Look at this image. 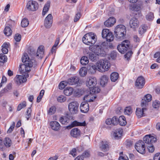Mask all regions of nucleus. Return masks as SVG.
<instances>
[{"mask_svg": "<svg viewBox=\"0 0 160 160\" xmlns=\"http://www.w3.org/2000/svg\"><path fill=\"white\" fill-rule=\"evenodd\" d=\"M22 61L24 64H21L19 66V70L20 73L25 76L26 73L29 72L31 70L30 68L35 65L34 60L30 59L28 54L25 53L22 57Z\"/></svg>", "mask_w": 160, "mask_h": 160, "instance_id": "nucleus-1", "label": "nucleus"}, {"mask_svg": "<svg viewBox=\"0 0 160 160\" xmlns=\"http://www.w3.org/2000/svg\"><path fill=\"white\" fill-rule=\"evenodd\" d=\"M157 140L156 138L150 135H146L143 138V142L146 143V146L150 152H154V147L152 144L155 142Z\"/></svg>", "mask_w": 160, "mask_h": 160, "instance_id": "nucleus-2", "label": "nucleus"}, {"mask_svg": "<svg viewBox=\"0 0 160 160\" xmlns=\"http://www.w3.org/2000/svg\"><path fill=\"white\" fill-rule=\"evenodd\" d=\"M114 32L115 36L117 39H122L126 34V27L122 24L118 25L115 28Z\"/></svg>", "mask_w": 160, "mask_h": 160, "instance_id": "nucleus-3", "label": "nucleus"}, {"mask_svg": "<svg viewBox=\"0 0 160 160\" xmlns=\"http://www.w3.org/2000/svg\"><path fill=\"white\" fill-rule=\"evenodd\" d=\"M83 42L85 44L90 45L94 44L96 41V36L92 32L87 33L82 38Z\"/></svg>", "mask_w": 160, "mask_h": 160, "instance_id": "nucleus-4", "label": "nucleus"}, {"mask_svg": "<svg viewBox=\"0 0 160 160\" xmlns=\"http://www.w3.org/2000/svg\"><path fill=\"white\" fill-rule=\"evenodd\" d=\"M98 70L101 72L108 70L110 67V64L107 60H100L96 63Z\"/></svg>", "mask_w": 160, "mask_h": 160, "instance_id": "nucleus-5", "label": "nucleus"}, {"mask_svg": "<svg viewBox=\"0 0 160 160\" xmlns=\"http://www.w3.org/2000/svg\"><path fill=\"white\" fill-rule=\"evenodd\" d=\"M130 45L129 41L128 40H125L118 46L117 49L121 53H124L128 50H131Z\"/></svg>", "mask_w": 160, "mask_h": 160, "instance_id": "nucleus-6", "label": "nucleus"}, {"mask_svg": "<svg viewBox=\"0 0 160 160\" xmlns=\"http://www.w3.org/2000/svg\"><path fill=\"white\" fill-rule=\"evenodd\" d=\"M102 38H105L107 41H112L114 39V36L112 32L107 29H103L102 32Z\"/></svg>", "mask_w": 160, "mask_h": 160, "instance_id": "nucleus-7", "label": "nucleus"}, {"mask_svg": "<svg viewBox=\"0 0 160 160\" xmlns=\"http://www.w3.org/2000/svg\"><path fill=\"white\" fill-rule=\"evenodd\" d=\"M79 104L76 101H73L68 105V108L70 112L72 114H74L77 113Z\"/></svg>", "mask_w": 160, "mask_h": 160, "instance_id": "nucleus-8", "label": "nucleus"}, {"mask_svg": "<svg viewBox=\"0 0 160 160\" xmlns=\"http://www.w3.org/2000/svg\"><path fill=\"white\" fill-rule=\"evenodd\" d=\"M145 146L146 145L145 142L141 140L136 143L135 148L138 152L143 154L145 151Z\"/></svg>", "mask_w": 160, "mask_h": 160, "instance_id": "nucleus-9", "label": "nucleus"}, {"mask_svg": "<svg viewBox=\"0 0 160 160\" xmlns=\"http://www.w3.org/2000/svg\"><path fill=\"white\" fill-rule=\"evenodd\" d=\"M89 49L91 51L95 52L98 56L104 54V51L101 46H91L89 47Z\"/></svg>", "mask_w": 160, "mask_h": 160, "instance_id": "nucleus-10", "label": "nucleus"}, {"mask_svg": "<svg viewBox=\"0 0 160 160\" xmlns=\"http://www.w3.org/2000/svg\"><path fill=\"white\" fill-rule=\"evenodd\" d=\"M38 4L34 1H29L28 2L26 7L27 9L30 11H34L38 8Z\"/></svg>", "mask_w": 160, "mask_h": 160, "instance_id": "nucleus-11", "label": "nucleus"}, {"mask_svg": "<svg viewBox=\"0 0 160 160\" xmlns=\"http://www.w3.org/2000/svg\"><path fill=\"white\" fill-rule=\"evenodd\" d=\"M84 52L85 54L88 55L89 59L92 62H96L98 59V56L94 52H89L88 50L85 49Z\"/></svg>", "mask_w": 160, "mask_h": 160, "instance_id": "nucleus-12", "label": "nucleus"}, {"mask_svg": "<svg viewBox=\"0 0 160 160\" xmlns=\"http://www.w3.org/2000/svg\"><path fill=\"white\" fill-rule=\"evenodd\" d=\"M139 24V22L138 19L135 17L132 18L130 20L129 25L131 28L135 30L137 28Z\"/></svg>", "mask_w": 160, "mask_h": 160, "instance_id": "nucleus-13", "label": "nucleus"}, {"mask_svg": "<svg viewBox=\"0 0 160 160\" xmlns=\"http://www.w3.org/2000/svg\"><path fill=\"white\" fill-rule=\"evenodd\" d=\"M145 80L142 76L138 77L137 79L135 85L138 89H142L144 87L145 84Z\"/></svg>", "mask_w": 160, "mask_h": 160, "instance_id": "nucleus-14", "label": "nucleus"}, {"mask_svg": "<svg viewBox=\"0 0 160 160\" xmlns=\"http://www.w3.org/2000/svg\"><path fill=\"white\" fill-rule=\"evenodd\" d=\"M152 99L151 95L148 94L145 95L142 99L141 102L142 107H146L148 105V103L150 102Z\"/></svg>", "mask_w": 160, "mask_h": 160, "instance_id": "nucleus-15", "label": "nucleus"}, {"mask_svg": "<svg viewBox=\"0 0 160 160\" xmlns=\"http://www.w3.org/2000/svg\"><path fill=\"white\" fill-rule=\"evenodd\" d=\"M97 83V80L95 77H89L87 78L86 84L90 88H93Z\"/></svg>", "mask_w": 160, "mask_h": 160, "instance_id": "nucleus-16", "label": "nucleus"}, {"mask_svg": "<svg viewBox=\"0 0 160 160\" xmlns=\"http://www.w3.org/2000/svg\"><path fill=\"white\" fill-rule=\"evenodd\" d=\"M142 109L137 108L136 111V114L137 117L138 118H141L145 116L144 112L147 110V108L146 107H142Z\"/></svg>", "mask_w": 160, "mask_h": 160, "instance_id": "nucleus-17", "label": "nucleus"}, {"mask_svg": "<svg viewBox=\"0 0 160 160\" xmlns=\"http://www.w3.org/2000/svg\"><path fill=\"white\" fill-rule=\"evenodd\" d=\"M15 82L18 85H19L22 83L25 82L27 81L26 78L23 76L17 75L14 78Z\"/></svg>", "mask_w": 160, "mask_h": 160, "instance_id": "nucleus-18", "label": "nucleus"}, {"mask_svg": "<svg viewBox=\"0 0 160 160\" xmlns=\"http://www.w3.org/2000/svg\"><path fill=\"white\" fill-rule=\"evenodd\" d=\"M72 119V116L67 115L66 116L61 117L60 119V121L62 124L67 125L70 122V120Z\"/></svg>", "mask_w": 160, "mask_h": 160, "instance_id": "nucleus-19", "label": "nucleus"}, {"mask_svg": "<svg viewBox=\"0 0 160 160\" xmlns=\"http://www.w3.org/2000/svg\"><path fill=\"white\" fill-rule=\"evenodd\" d=\"M87 69L88 72L91 74H94L98 70V68L96 67V64H94L93 63H90L87 66Z\"/></svg>", "mask_w": 160, "mask_h": 160, "instance_id": "nucleus-20", "label": "nucleus"}, {"mask_svg": "<svg viewBox=\"0 0 160 160\" xmlns=\"http://www.w3.org/2000/svg\"><path fill=\"white\" fill-rule=\"evenodd\" d=\"M80 109L81 112H87L89 109V105L88 102L86 101L82 102L80 106Z\"/></svg>", "mask_w": 160, "mask_h": 160, "instance_id": "nucleus-21", "label": "nucleus"}, {"mask_svg": "<svg viewBox=\"0 0 160 160\" xmlns=\"http://www.w3.org/2000/svg\"><path fill=\"white\" fill-rule=\"evenodd\" d=\"M86 125V122L84 121L83 122H78L77 121H74L72 122L71 124L67 126L68 129H71V128L77 126H85Z\"/></svg>", "mask_w": 160, "mask_h": 160, "instance_id": "nucleus-22", "label": "nucleus"}, {"mask_svg": "<svg viewBox=\"0 0 160 160\" xmlns=\"http://www.w3.org/2000/svg\"><path fill=\"white\" fill-rule=\"evenodd\" d=\"M44 47L43 46H40L38 49L36 56L38 58L41 59L44 56Z\"/></svg>", "mask_w": 160, "mask_h": 160, "instance_id": "nucleus-23", "label": "nucleus"}, {"mask_svg": "<svg viewBox=\"0 0 160 160\" xmlns=\"http://www.w3.org/2000/svg\"><path fill=\"white\" fill-rule=\"evenodd\" d=\"M106 123L107 125H116L118 124V118L114 116L112 118H108L106 120Z\"/></svg>", "mask_w": 160, "mask_h": 160, "instance_id": "nucleus-24", "label": "nucleus"}, {"mask_svg": "<svg viewBox=\"0 0 160 160\" xmlns=\"http://www.w3.org/2000/svg\"><path fill=\"white\" fill-rule=\"evenodd\" d=\"M96 95L95 94H92L90 92L88 95H85L83 98L84 101L88 102H92L94 99L96 98Z\"/></svg>", "mask_w": 160, "mask_h": 160, "instance_id": "nucleus-25", "label": "nucleus"}, {"mask_svg": "<svg viewBox=\"0 0 160 160\" xmlns=\"http://www.w3.org/2000/svg\"><path fill=\"white\" fill-rule=\"evenodd\" d=\"M116 22V19L113 17H110L104 22V24L107 27H111Z\"/></svg>", "mask_w": 160, "mask_h": 160, "instance_id": "nucleus-26", "label": "nucleus"}, {"mask_svg": "<svg viewBox=\"0 0 160 160\" xmlns=\"http://www.w3.org/2000/svg\"><path fill=\"white\" fill-rule=\"evenodd\" d=\"M50 125L52 129L55 131H58L60 128L59 123L56 121L51 122L50 123Z\"/></svg>", "mask_w": 160, "mask_h": 160, "instance_id": "nucleus-27", "label": "nucleus"}, {"mask_svg": "<svg viewBox=\"0 0 160 160\" xmlns=\"http://www.w3.org/2000/svg\"><path fill=\"white\" fill-rule=\"evenodd\" d=\"M123 130L121 128H119L116 130L113 134V137L116 139L120 138L122 136Z\"/></svg>", "mask_w": 160, "mask_h": 160, "instance_id": "nucleus-28", "label": "nucleus"}, {"mask_svg": "<svg viewBox=\"0 0 160 160\" xmlns=\"http://www.w3.org/2000/svg\"><path fill=\"white\" fill-rule=\"evenodd\" d=\"M71 135L75 138H77L80 136V131L77 128H74L71 131Z\"/></svg>", "mask_w": 160, "mask_h": 160, "instance_id": "nucleus-29", "label": "nucleus"}, {"mask_svg": "<svg viewBox=\"0 0 160 160\" xmlns=\"http://www.w3.org/2000/svg\"><path fill=\"white\" fill-rule=\"evenodd\" d=\"M142 5V2H140V4L137 5V4H131L130 5V9L133 10L138 11H139L141 8V6Z\"/></svg>", "mask_w": 160, "mask_h": 160, "instance_id": "nucleus-30", "label": "nucleus"}, {"mask_svg": "<svg viewBox=\"0 0 160 160\" xmlns=\"http://www.w3.org/2000/svg\"><path fill=\"white\" fill-rule=\"evenodd\" d=\"M79 81V79L78 77H73L70 78L68 79L67 83L70 85H73L75 84L78 83Z\"/></svg>", "mask_w": 160, "mask_h": 160, "instance_id": "nucleus-31", "label": "nucleus"}, {"mask_svg": "<svg viewBox=\"0 0 160 160\" xmlns=\"http://www.w3.org/2000/svg\"><path fill=\"white\" fill-rule=\"evenodd\" d=\"M118 122L121 126H123L126 125L127 122L124 116H121L119 117L118 118Z\"/></svg>", "mask_w": 160, "mask_h": 160, "instance_id": "nucleus-32", "label": "nucleus"}, {"mask_svg": "<svg viewBox=\"0 0 160 160\" xmlns=\"http://www.w3.org/2000/svg\"><path fill=\"white\" fill-rule=\"evenodd\" d=\"M73 92V89L71 87H68L64 90V93L66 96L71 95Z\"/></svg>", "mask_w": 160, "mask_h": 160, "instance_id": "nucleus-33", "label": "nucleus"}, {"mask_svg": "<svg viewBox=\"0 0 160 160\" xmlns=\"http://www.w3.org/2000/svg\"><path fill=\"white\" fill-rule=\"evenodd\" d=\"M118 74L115 72H112L110 75V79L112 82H115L118 78Z\"/></svg>", "mask_w": 160, "mask_h": 160, "instance_id": "nucleus-34", "label": "nucleus"}, {"mask_svg": "<svg viewBox=\"0 0 160 160\" xmlns=\"http://www.w3.org/2000/svg\"><path fill=\"white\" fill-rule=\"evenodd\" d=\"M147 28L148 27L146 25H142L139 28L138 32L141 35L143 34L146 31Z\"/></svg>", "mask_w": 160, "mask_h": 160, "instance_id": "nucleus-35", "label": "nucleus"}, {"mask_svg": "<svg viewBox=\"0 0 160 160\" xmlns=\"http://www.w3.org/2000/svg\"><path fill=\"white\" fill-rule=\"evenodd\" d=\"M4 32L5 35L9 36L11 35L12 31L9 27L6 26L4 29Z\"/></svg>", "mask_w": 160, "mask_h": 160, "instance_id": "nucleus-36", "label": "nucleus"}, {"mask_svg": "<svg viewBox=\"0 0 160 160\" xmlns=\"http://www.w3.org/2000/svg\"><path fill=\"white\" fill-rule=\"evenodd\" d=\"M50 2L48 1L45 5L42 12V15H45L46 13L48 11L50 6Z\"/></svg>", "mask_w": 160, "mask_h": 160, "instance_id": "nucleus-37", "label": "nucleus"}, {"mask_svg": "<svg viewBox=\"0 0 160 160\" xmlns=\"http://www.w3.org/2000/svg\"><path fill=\"white\" fill-rule=\"evenodd\" d=\"M89 62L88 58L86 56H83L80 60L81 63L83 65H86Z\"/></svg>", "mask_w": 160, "mask_h": 160, "instance_id": "nucleus-38", "label": "nucleus"}, {"mask_svg": "<svg viewBox=\"0 0 160 160\" xmlns=\"http://www.w3.org/2000/svg\"><path fill=\"white\" fill-rule=\"evenodd\" d=\"M87 68L85 67H82L80 70L79 74L81 77L85 76L87 74Z\"/></svg>", "mask_w": 160, "mask_h": 160, "instance_id": "nucleus-39", "label": "nucleus"}, {"mask_svg": "<svg viewBox=\"0 0 160 160\" xmlns=\"http://www.w3.org/2000/svg\"><path fill=\"white\" fill-rule=\"evenodd\" d=\"M108 78L106 75H103L102 77L100 79V84L102 86L106 83L108 81Z\"/></svg>", "mask_w": 160, "mask_h": 160, "instance_id": "nucleus-40", "label": "nucleus"}, {"mask_svg": "<svg viewBox=\"0 0 160 160\" xmlns=\"http://www.w3.org/2000/svg\"><path fill=\"white\" fill-rule=\"evenodd\" d=\"M90 92L92 94H95V93H98L100 92V89L99 87H94L93 88H90Z\"/></svg>", "mask_w": 160, "mask_h": 160, "instance_id": "nucleus-41", "label": "nucleus"}, {"mask_svg": "<svg viewBox=\"0 0 160 160\" xmlns=\"http://www.w3.org/2000/svg\"><path fill=\"white\" fill-rule=\"evenodd\" d=\"M4 144L7 147H10L12 144V141L8 138H6L4 141Z\"/></svg>", "mask_w": 160, "mask_h": 160, "instance_id": "nucleus-42", "label": "nucleus"}, {"mask_svg": "<svg viewBox=\"0 0 160 160\" xmlns=\"http://www.w3.org/2000/svg\"><path fill=\"white\" fill-rule=\"evenodd\" d=\"M108 145L107 142L103 143L102 146L100 147L101 150L104 152L107 151L108 149Z\"/></svg>", "mask_w": 160, "mask_h": 160, "instance_id": "nucleus-43", "label": "nucleus"}, {"mask_svg": "<svg viewBox=\"0 0 160 160\" xmlns=\"http://www.w3.org/2000/svg\"><path fill=\"white\" fill-rule=\"evenodd\" d=\"M146 18L147 20L148 21L152 20L154 18L153 13L152 12H149L146 15Z\"/></svg>", "mask_w": 160, "mask_h": 160, "instance_id": "nucleus-44", "label": "nucleus"}, {"mask_svg": "<svg viewBox=\"0 0 160 160\" xmlns=\"http://www.w3.org/2000/svg\"><path fill=\"white\" fill-rule=\"evenodd\" d=\"M29 24V21L27 19H23L22 20L21 25L22 27L25 28L28 26Z\"/></svg>", "mask_w": 160, "mask_h": 160, "instance_id": "nucleus-45", "label": "nucleus"}, {"mask_svg": "<svg viewBox=\"0 0 160 160\" xmlns=\"http://www.w3.org/2000/svg\"><path fill=\"white\" fill-rule=\"evenodd\" d=\"M26 106V102L25 101H23L22 103H20L17 108L18 111L20 110L22 108L25 107Z\"/></svg>", "mask_w": 160, "mask_h": 160, "instance_id": "nucleus-46", "label": "nucleus"}, {"mask_svg": "<svg viewBox=\"0 0 160 160\" xmlns=\"http://www.w3.org/2000/svg\"><path fill=\"white\" fill-rule=\"evenodd\" d=\"M7 58L6 55L3 54H0V62H1L4 63L6 62Z\"/></svg>", "mask_w": 160, "mask_h": 160, "instance_id": "nucleus-47", "label": "nucleus"}, {"mask_svg": "<svg viewBox=\"0 0 160 160\" xmlns=\"http://www.w3.org/2000/svg\"><path fill=\"white\" fill-rule=\"evenodd\" d=\"M44 90H42L40 91L39 96L37 97V102H39L41 101L42 98L44 94Z\"/></svg>", "mask_w": 160, "mask_h": 160, "instance_id": "nucleus-48", "label": "nucleus"}, {"mask_svg": "<svg viewBox=\"0 0 160 160\" xmlns=\"http://www.w3.org/2000/svg\"><path fill=\"white\" fill-rule=\"evenodd\" d=\"M56 111V108L55 106L51 107L49 109L48 113L50 115L54 114Z\"/></svg>", "mask_w": 160, "mask_h": 160, "instance_id": "nucleus-49", "label": "nucleus"}, {"mask_svg": "<svg viewBox=\"0 0 160 160\" xmlns=\"http://www.w3.org/2000/svg\"><path fill=\"white\" fill-rule=\"evenodd\" d=\"M52 22L51 21H49L47 20H45L44 21V26L47 28H49L51 27L52 25Z\"/></svg>", "mask_w": 160, "mask_h": 160, "instance_id": "nucleus-50", "label": "nucleus"}, {"mask_svg": "<svg viewBox=\"0 0 160 160\" xmlns=\"http://www.w3.org/2000/svg\"><path fill=\"white\" fill-rule=\"evenodd\" d=\"M66 100V97L62 95L59 96L57 98L58 101L60 102H64Z\"/></svg>", "mask_w": 160, "mask_h": 160, "instance_id": "nucleus-51", "label": "nucleus"}, {"mask_svg": "<svg viewBox=\"0 0 160 160\" xmlns=\"http://www.w3.org/2000/svg\"><path fill=\"white\" fill-rule=\"evenodd\" d=\"M67 82L66 81H63L62 82L59 84V88L60 89H63L65 86L67 85Z\"/></svg>", "mask_w": 160, "mask_h": 160, "instance_id": "nucleus-52", "label": "nucleus"}, {"mask_svg": "<svg viewBox=\"0 0 160 160\" xmlns=\"http://www.w3.org/2000/svg\"><path fill=\"white\" fill-rule=\"evenodd\" d=\"M154 58H157L156 61L160 63V52H156L154 55Z\"/></svg>", "mask_w": 160, "mask_h": 160, "instance_id": "nucleus-53", "label": "nucleus"}, {"mask_svg": "<svg viewBox=\"0 0 160 160\" xmlns=\"http://www.w3.org/2000/svg\"><path fill=\"white\" fill-rule=\"evenodd\" d=\"M132 112V109L130 107H127L124 109V113L126 114L129 115Z\"/></svg>", "mask_w": 160, "mask_h": 160, "instance_id": "nucleus-54", "label": "nucleus"}, {"mask_svg": "<svg viewBox=\"0 0 160 160\" xmlns=\"http://www.w3.org/2000/svg\"><path fill=\"white\" fill-rule=\"evenodd\" d=\"M31 112L32 110L31 108H28L26 112V116L27 120H28L29 118L31 117Z\"/></svg>", "mask_w": 160, "mask_h": 160, "instance_id": "nucleus-55", "label": "nucleus"}, {"mask_svg": "<svg viewBox=\"0 0 160 160\" xmlns=\"http://www.w3.org/2000/svg\"><path fill=\"white\" fill-rule=\"evenodd\" d=\"M160 106V102L158 101L155 100L152 103V106L154 108H158Z\"/></svg>", "mask_w": 160, "mask_h": 160, "instance_id": "nucleus-56", "label": "nucleus"}, {"mask_svg": "<svg viewBox=\"0 0 160 160\" xmlns=\"http://www.w3.org/2000/svg\"><path fill=\"white\" fill-rule=\"evenodd\" d=\"M21 36L20 34L17 33L16 34L14 37V39L16 42H19L21 39Z\"/></svg>", "mask_w": 160, "mask_h": 160, "instance_id": "nucleus-57", "label": "nucleus"}, {"mask_svg": "<svg viewBox=\"0 0 160 160\" xmlns=\"http://www.w3.org/2000/svg\"><path fill=\"white\" fill-rule=\"evenodd\" d=\"M132 52L131 50L127 52L124 55L125 58L128 60L132 56Z\"/></svg>", "mask_w": 160, "mask_h": 160, "instance_id": "nucleus-58", "label": "nucleus"}, {"mask_svg": "<svg viewBox=\"0 0 160 160\" xmlns=\"http://www.w3.org/2000/svg\"><path fill=\"white\" fill-rule=\"evenodd\" d=\"M15 125V122H13L12 125L10 127L8 130L7 131L8 133H10L12 132L14 128Z\"/></svg>", "mask_w": 160, "mask_h": 160, "instance_id": "nucleus-59", "label": "nucleus"}, {"mask_svg": "<svg viewBox=\"0 0 160 160\" xmlns=\"http://www.w3.org/2000/svg\"><path fill=\"white\" fill-rule=\"evenodd\" d=\"M81 16V14L80 12H78L77 13L75 16V17L74 19V22H77L80 18Z\"/></svg>", "mask_w": 160, "mask_h": 160, "instance_id": "nucleus-60", "label": "nucleus"}, {"mask_svg": "<svg viewBox=\"0 0 160 160\" xmlns=\"http://www.w3.org/2000/svg\"><path fill=\"white\" fill-rule=\"evenodd\" d=\"M12 84L11 83H9L7 86L4 88V91L5 92H8L9 90L12 89Z\"/></svg>", "mask_w": 160, "mask_h": 160, "instance_id": "nucleus-61", "label": "nucleus"}, {"mask_svg": "<svg viewBox=\"0 0 160 160\" xmlns=\"http://www.w3.org/2000/svg\"><path fill=\"white\" fill-rule=\"evenodd\" d=\"M90 155V154L89 152L88 151H86L84 152L82 154V157L86 158L89 157Z\"/></svg>", "mask_w": 160, "mask_h": 160, "instance_id": "nucleus-62", "label": "nucleus"}, {"mask_svg": "<svg viewBox=\"0 0 160 160\" xmlns=\"http://www.w3.org/2000/svg\"><path fill=\"white\" fill-rule=\"evenodd\" d=\"M117 52L114 51L112 52L111 53V57L112 59H114L117 57Z\"/></svg>", "mask_w": 160, "mask_h": 160, "instance_id": "nucleus-63", "label": "nucleus"}, {"mask_svg": "<svg viewBox=\"0 0 160 160\" xmlns=\"http://www.w3.org/2000/svg\"><path fill=\"white\" fill-rule=\"evenodd\" d=\"M153 160H160V153H158L155 155Z\"/></svg>", "mask_w": 160, "mask_h": 160, "instance_id": "nucleus-64", "label": "nucleus"}]
</instances>
